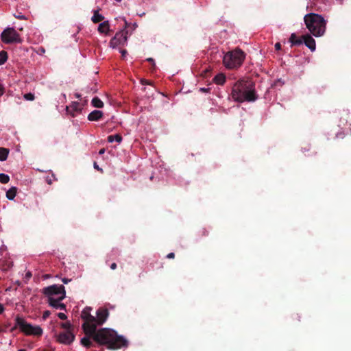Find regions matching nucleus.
I'll list each match as a JSON object with an SVG mask.
<instances>
[{
    "label": "nucleus",
    "mask_w": 351,
    "mask_h": 351,
    "mask_svg": "<svg viewBox=\"0 0 351 351\" xmlns=\"http://www.w3.org/2000/svg\"><path fill=\"white\" fill-rule=\"evenodd\" d=\"M86 335H92L93 339L101 346H105L109 350H118L128 346V341L122 335L110 328L95 329L94 332Z\"/></svg>",
    "instance_id": "obj_1"
},
{
    "label": "nucleus",
    "mask_w": 351,
    "mask_h": 351,
    "mask_svg": "<svg viewBox=\"0 0 351 351\" xmlns=\"http://www.w3.org/2000/svg\"><path fill=\"white\" fill-rule=\"evenodd\" d=\"M93 339V337L92 335H86V337H83L82 339H81V343L82 345H83L84 347L87 348H89L92 346L93 345V343L90 340V339Z\"/></svg>",
    "instance_id": "obj_18"
},
{
    "label": "nucleus",
    "mask_w": 351,
    "mask_h": 351,
    "mask_svg": "<svg viewBox=\"0 0 351 351\" xmlns=\"http://www.w3.org/2000/svg\"><path fill=\"white\" fill-rule=\"evenodd\" d=\"M58 317L62 320H65L67 318L66 315L63 313H59Z\"/></svg>",
    "instance_id": "obj_30"
},
{
    "label": "nucleus",
    "mask_w": 351,
    "mask_h": 351,
    "mask_svg": "<svg viewBox=\"0 0 351 351\" xmlns=\"http://www.w3.org/2000/svg\"><path fill=\"white\" fill-rule=\"evenodd\" d=\"M17 19H25V17L23 16V15H19L16 16Z\"/></svg>",
    "instance_id": "obj_43"
},
{
    "label": "nucleus",
    "mask_w": 351,
    "mask_h": 351,
    "mask_svg": "<svg viewBox=\"0 0 351 351\" xmlns=\"http://www.w3.org/2000/svg\"><path fill=\"white\" fill-rule=\"evenodd\" d=\"M1 40L6 44L21 43L23 40L19 34L13 27H7L1 35Z\"/></svg>",
    "instance_id": "obj_7"
},
{
    "label": "nucleus",
    "mask_w": 351,
    "mask_h": 351,
    "mask_svg": "<svg viewBox=\"0 0 351 351\" xmlns=\"http://www.w3.org/2000/svg\"><path fill=\"white\" fill-rule=\"evenodd\" d=\"M10 181V177L5 173H0V182L2 184H7Z\"/></svg>",
    "instance_id": "obj_26"
},
{
    "label": "nucleus",
    "mask_w": 351,
    "mask_h": 351,
    "mask_svg": "<svg viewBox=\"0 0 351 351\" xmlns=\"http://www.w3.org/2000/svg\"><path fill=\"white\" fill-rule=\"evenodd\" d=\"M114 141H117V143H121L122 141V136L119 134L115 135H110L108 136V141L109 143H112Z\"/></svg>",
    "instance_id": "obj_24"
},
{
    "label": "nucleus",
    "mask_w": 351,
    "mask_h": 351,
    "mask_svg": "<svg viewBox=\"0 0 351 351\" xmlns=\"http://www.w3.org/2000/svg\"><path fill=\"white\" fill-rule=\"evenodd\" d=\"M117 268V264L115 263H113L110 265V269H115Z\"/></svg>",
    "instance_id": "obj_38"
},
{
    "label": "nucleus",
    "mask_w": 351,
    "mask_h": 351,
    "mask_svg": "<svg viewBox=\"0 0 351 351\" xmlns=\"http://www.w3.org/2000/svg\"><path fill=\"white\" fill-rule=\"evenodd\" d=\"M50 314H51V313H50V311H44L43 315V318L44 319H46L47 317H49Z\"/></svg>",
    "instance_id": "obj_31"
},
{
    "label": "nucleus",
    "mask_w": 351,
    "mask_h": 351,
    "mask_svg": "<svg viewBox=\"0 0 351 351\" xmlns=\"http://www.w3.org/2000/svg\"><path fill=\"white\" fill-rule=\"evenodd\" d=\"M16 187L12 186L6 192V197L10 200H13L16 195Z\"/></svg>",
    "instance_id": "obj_20"
},
{
    "label": "nucleus",
    "mask_w": 351,
    "mask_h": 351,
    "mask_svg": "<svg viewBox=\"0 0 351 351\" xmlns=\"http://www.w3.org/2000/svg\"><path fill=\"white\" fill-rule=\"evenodd\" d=\"M16 325L11 329V331L19 327L21 330L26 335L41 336L43 329L38 326H32L27 323L23 318L17 316L16 317Z\"/></svg>",
    "instance_id": "obj_5"
},
{
    "label": "nucleus",
    "mask_w": 351,
    "mask_h": 351,
    "mask_svg": "<svg viewBox=\"0 0 351 351\" xmlns=\"http://www.w3.org/2000/svg\"><path fill=\"white\" fill-rule=\"evenodd\" d=\"M94 168L98 171H102V169H100L96 162L93 164Z\"/></svg>",
    "instance_id": "obj_33"
},
{
    "label": "nucleus",
    "mask_w": 351,
    "mask_h": 351,
    "mask_svg": "<svg viewBox=\"0 0 351 351\" xmlns=\"http://www.w3.org/2000/svg\"><path fill=\"white\" fill-rule=\"evenodd\" d=\"M4 93V87L0 84V97Z\"/></svg>",
    "instance_id": "obj_35"
},
{
    "label": "nucleus",
    "mask_w": 351,
    "mask_h": 351,
    "mask_svg": "<svg viewBox=\"0 0 351 351\" xmlns=\"http://www.w3.org/2000/svg\"><path fill=\"white\" fill-rule=\"evenodd\" d=\"M24 98L27 100L32 101L34 99V94L30 93H27V94H25Z\"/></svg>",
    "instance_id": "obj_28"
},
{
    "label": "nucleus",
    "mask_w": 351,
    "mask_h": 351,
    "mask_svg": "<svg viewBox=\"0 0 351 351\" xmlns=\"http://www.w3.org/2000/svg\"><path fill=\"white\" fill-rule=\"evenodd\" d=\"M66 110L68 114L74 117L81 112L82 107L79 102L73 101L69 106H66Z\"/></svg>",
    "instance_id": "obj_12"
},
{
    "label": "nucleus",
    "mask_w": 351,
    "mask_h": 351,
    "mask_svg": "<svg viewBox=\"0 0 351 351\" xmlns=\"http://www.w3.org/2000/svg\"><path fill=\"white\" fill-rule=\"evenodd\" d=\"M289 42L291 43V47L300 46L303 44V38L302 36L301 38H298L295 33H292L289 38Z\"/></svg>",
    "instance_id": "obj_16"
},
{
    "label": "nucleus",
    "mask_w": 351,
    "mask_h": 351,
    "mask_svg": "<svg viewBox=\"0 0 351 351\" xmlns=\"http://www.w3.org/2000/svg\"><path fill=\"white\" fill-rule=\"evenodd\" d=\"M104 152H105V149H104V148H103V149H101L99 151V155H101V154H104Z\"/></svg>",
    "instance_id": "obj_42"
},
{
    "label": "nucleus",
    "mask_w": 351,
    "mask_h": 351,
    "mask_svg": "<svg viewBox=\"0 0 351 351\" xmlns=\"http://www.w3.org/2000/svg\"><path fill=\"white\" fill-rule=\"evenodd\" d=\"M141 83H142L143 84H147V82H146V81H145V80H141Z\"/></svg>",
    "instance_id": "obj_47"
},
{
    "label": "nucleus",
    "mask_w": 351,
    "mask_h": 351,
    "mask_svg": "<svg viewBox=\"0 0 351 351\" xmlns=\"http://www.w3.org/2000/svg\"><path fill=\"white\" fill-rule=\"evenodd\" d=\"M202 236H206V235H208V232H207L205 229H203V230H202Z\"/></svg>",
    "instance_id": "obj_39"
},
{
    "label": "nucleus",
    "mask_w": 351,
    "mask_h": 351,
    "mask_svg": "<svg viewBox=\"0 0 351 351\" xmlns=\"http://www.w3.org/2000/svg\"><path fill=\"white\" fill-rule=\"evenodd\" d=\"M208 89H206V88H200V91H202V92H207V91H208Z\"/></svg>",
    "instance_id": "obj_44"
},
{
    "label": "nucleus",
    "mask_w": 351,
    "mask_h": 351,
    "mask_svg": "<svg viewBox=\"0 0 351 351\" xmlns=\"http://www.w3.org/2000/svg\"><path fill=\"white\" fill-rule=\"evenodd\" d=\"M226 75L223 73H219L214 77V82L218 85H223L226 82Z\"/></svg>",
    "instance_id": "obj_19"
},
{
    "label": "nucleus",
    "mask_w": 351,
    "mask_h": 351,
    "mask_svg": "<svg viewBox=\"0 0 351 351\" xmlns=\"http://www.w3.org/2000/svg\"><path fill=\"white\" fill-rule=\"evenodd\" d=\"M91 104L94 107L97 108H101L104 106L103 101L97 97L93 98Z\"/></svg>",
    "instance_id": "obj_23"
},
{
    "label": "nucleus",
    "mask_w": 351,
    "mask_h": 351,
    "mask_svg": "<svg viewBox=\"0 0 351 351\" xmlns=\"http://www.w3.org/2000/svg\"><path fill=\"white\" fill-rule=\"evenodd\" d=\"M245 58V53L240 49L227 52L223 58L224 66L229 69H235L240 67Z\"/></svg>",
    "instance_id": "obj_4"
},
{
    "label": "nucleus",
    "mask_w": 351,
    "mask_h": 351,
    "mask_svg": "<svg viewBox=\"0 0 351 351\" xmlns=\"http://www.w3.org/2000/svg\"><path fill=\"white\" fill-rule=\"evenodd\" d=\"M4 307L3 304H0V314H1L4 311Z\"/></svg>",
    "instance_id": "obj_41"
},
{
    "label": "nucleus",
    "mask_w": 351,
    "mask_h": 351,
    "mask_svg": "<svg viewBox=\"0 0 351 351\" xmlns=\"http://www.w3.org/2000/svg\"><path fill=\"white\" fill-rule=\"evenodd\" d=\"M110 29L109 22L108 21L100 23L98 27V31L101 34H107Z\"/></svg>",
    "instance_id": "obj_17"
},
{
    "label": "nucleus",
    "mask_w": 351,
    "mask_h": 351,
    "mask_svg": "<svg viewBox=\"0 0 351 351\" xmlns=\"http://www.w3.org/2000/svg\"><path fill=\"white\" fill-rule=\"evenodd\" d=\"M8 60V53L5 51H0V65L5 63Z\"/></svg>",
    "instance_id": "obj_25"
},
{
    "label": "nucleus",
    "mask_w": 351,
    "mask_h": 351,
    "mask_svg": "<svg viewBox=\"0 0 351 351\" xmlns=\"http://www.w3.org/2000/svg\"><path fill=\"white\" fill-rule=\"evenodd\" d=\"M275 48L276 50H280L281 49V45L280 43H276L275 44Z\"/></svg>",
    "instance_id": "obj_36"
},
{
    "label": "nucleus",
    "mask_w": 351,
    "mask_h": 351,
    "mask_svg": "<svg viewBox=\"0 0 351 351\" xmlns=\"http://www.w3.org/2000/svg\"><path fill=\"white\" fill-rule=\"evenodd\" d=\"M71 280V279H68V278H62V281L64 283V284H67L69 282H70Z\"/></svg>",
    "instance_id": "obj_37"
},
{
    "label": "nucleus",
    "mask_w": 351,
    "mask_h": 351,
    "mask_svg": "<svg viewBox=\"0 0 351 351\" xmlns=\"http://www.w3.org/2000/svg\"><path fill=\"white\" fill-rule=\"evenodd\" d=\"M9 149L5 147H0V161H5L8 156Z\"/></svg>",
    "instance_id": "obj_22"
},
{
    "label": "nucleus",
    "mask_w": 351,
    "mask_h": 351,
    "mask_svg": "<svg viewBox=\"0 0 351 351\" xmlns=\"http://www.w3.org/2000/svg\"><path fill=\"white\" fill-rule=\"evenodd\" d=\"M121 53L122 56H123V57H125V55H126V53H127V51H126V50H125V49H123V50H121Z\"/></svg>",
    "instance_id": "obj_40"
},
{
    "label": "nucleus",
    "mask_w": 351,
    "mask_h": 351,
    "mask_svg": "<svg viewBox=\"0 0 351 351\" xmlns=\"http://www.w3.org/2000/svg\"><path fill=\"white\" fill-rule=\"evenodd\" d=\"M303 43L311 51H314L316 48L315 39L308 34L302 36Z\"/></svg>",
    "instance_id": "obj_13"
},
{
    "label": "nucleus",
    "mask_w": 351,
    "mask_h": 351,
    "mask_svg": "<svg viewBox=\"0 0 351 351\" xmlns=\"http://www.w3.org/2000/svg\"><path fill=\"white\" fill-rule=\"evenodd\" d=\"M75 95L77 98H80L81 97V95L78 93H76Z\"/></svg>",
    "instance_id": "obj_45"
},
{
    "label": "nucleus",
    "mask_w": 351,
    "mask_h": 351,
    "mask_svg": "<svg viewBox=\"0 0 351 351\" xmlns=\"http://www.w3.org/2000/svg\"><path fill=\"white\" fill-rule=\"evenodd\" d=\"M175 257V254L173 252H171L167 255V258H173Z\"/></svg>",
    "instance_id": "obj_34"
},
{
    "label": "nucleus",
    "mask_w": 351,
    "mask_h": 351,
    "mask_svg": "<svg viewBox=\"0 0 351 351\" xmlns=\"http://www.w3.org/2000/svg\"><path fill=\"white\" fill-rule=\"evenodd\" d=\"M103 112L98 110H95L88 115V120L90 121H99L103 117Z\"/></svg>",
    "instance_id": "obj_15"
},
{
    "label": "nucleus",
    "mask_w": 351,
    "mask_h": 351,
    "mask_svg": "<svg viewBox=\"0 0 351 351\" xmlns=\"http://www.w3.org/2000/svg\"><path fill=\"white\" fill-rule=\"evenodd\" d=\"M43 293L48 297L53 298V295H59L60 299L64 300L66 297V291L63 285H53L43 289Z\"/></svg>",
    "instance_id": "obj_8"
},
{
    "label": "nucleus",
    "mask_w": 351,
    "mask_h": 351,
    "mask_svg": "<svg viewBox=\"0 0 351 351\" xmlns=\"http://www.w3.org/2000/svg\"><path fill=\"white\" fill-rule=\"evenodd\" d=\"M61 327L62 328L65 329L66 330H70V328L71 327V324L69 322H64V323L61 324Z\"/></svg>",
    "instance_id": "obj_27"
},
{
    "label": "nucleus",
    "mask_w": 351,
    "mask_h": 351,
    "mask_svg": "<svg viewBox=\"0 0 351 351\" xmlns=\"http://www.w3.org/2000/svg\"><path fill=\"white\" fill-rule=\"evenodd\" d=\"M74 339L75 335L70 330L60 332L58 337V340L60 343L67 345L71 344Z\"/></svg>",
    "instance_id": "obj_10"
},
{
    "label": "nucleus",
    "mask_w": 351,
    "mask_h": 351,
    "mask_svg": "<svg viewBox=\"0 0 351 351\" xmlns=\"http://www.w3.org/2000/svg\"><path fill=\"white\" fill-rule=\"evenodd\" d=\"M90 308H85L81 314V317L84 320L82 328L85 335L93 333L96 328L95 317L90 313Z\"/></svg>",
    "instance_id": "obj_6"
},
{
    "label": "nucleus",
    "mask_w": 351,
    "mask_h": 351,
    "mask_svg": "<svg viewBox=\"0 0 351 351\" xmlns=\"http://www.w3.org/2000/svg\"><path fill=\"white\" fill-rule=\"evenodd\" d=\"M18 351H26V350H25V349H21V350H18Z\"/></svg>",
    "instance_id": "obj_48"
},
{
    "label": "nucleus",
    "mask_w": 351,
    "mask_h": 351,
    "mask_svg": "<svg viewBox=\"0 0 351 351\" xmlns=\"http://www.w3.org/2000/svg\"><path fill=\"white\" fill-rule=\"evenodd\" d=\"M128 39V31L123 29L119 32L116 33L114 36L110 40V45L115 48L119 45H123Z\"/></svg>",
    "instance_id": "obj_9"
},
{
    "label": "nucleus",
    "mask_w": 351,
    "mask_h": 351,
    "mask_svg": "<svg viewBox=\"0 0 351 351\" xmlns=\"http://www.w3.org/2000/svg\"><path fill=\"white\" fill-rule=\"evenodd\" d=\"M16 284L18 286H21V282H19V281L16 282Z\"/></svg>",
    "instance_id": "obj_46"
},
{
    "label": "nucleus",
    "mask_w": 351,
    "mask_h": 351,
    "mask_svg": "<svg viewBox=\"0 0 351 351\" xmlns=\"http://www.w3.org/2000/svg\"><path fill=\"white\" fill-rule=\"evenodd\" d=\"M147 61H148V62H149L150 63H152V66H153L154 68H155L156 65H155L154 60V59H153V58H147Z\"/></svg>",
    "instance_id": "obj_32"
},
{
    "label": "nucleus",
    "mask_w": 351,
    "mask_h": 351,
    "mask_svg": "<svg viewBox=\"0 0 351 351\" xmlns=\"http://www.w3.org/2000/svg\"><path fill=\"white\" fill-rule=\"evenodd\" d=\"M32 272L28 271L26 274H25V276L24 277V280H25V283H27L28 280L32 278Z\"/></svg>",
    "instance_id": "obj_29"
},
{
    "label": "nucleus",
    "mask_w": 351,
    "mask_h": 351,
    "mask_svg": "<svg viewBox=\"0 0 351 351\" xmlns=\"http://www.w3.org/2000/svg\"><path fill=\"white\" fill-rule=\"evenodd\" d=\"M104 19V17L99 13L98 10H95L91 20L94 23H97L102 21Z\"/></svg>",
    "instance_id": "obj_21"
},
{
    "label": "nucleus",
    "mask_w": 351,
    "mask_h": 351,
    "mask_svg": "<svg viewBox=\"0 0 351 351\" xmlns=\"http://www.w3.org/2000/svg\"><path fill=\"white\" fill-rule=\"evenodd\" d=\"M109 313L108 309L100 308L97 311V317H95L96 327L97 325H102L107 319Z\"/></svg>",
    "instance_id": "obj_11"
},
{
    "label": "nucleus",
    "mask_w": 351,
    "mask_h": 351,
    "mask_svg": "<svg viewBox=\"0 0 351 351\" xmlns=\"http://www.w3.org/2000/svg\"><path fill=\"white\" fill-rule=\"evenodd\" d=\"M304 21L308 31L315 37L322 36L326 29V21L318 14L309 13L304 16Z\"/></svg>",
    "instance_id": "obj_3"
},
{
    "label": "nucleus",
    "mask_w": 351,
    "mask_h": 351,
    "mask_svg": "<svg viewBox=\"0 0 351 351\" xmlns=\"http://www.w3.org/2000/svg\"><path fill=\"white\" fill-rule=\"evenodd\" d=\"M232 99L238 102L254 101L257 99L254 84L249 80H240L234 83L232 88Z\"/></svg>",
    "instance_id": "obj_2"
},
{
    "label": "nucleus",
    "mask_w": 351,
    "mask_h": 351,
    "mask_svg": "<svg viewBox=\"0 0 351 351\" xmlns=\"http://www.w3.org/2000/svg\"><path fill=\"white\" fill-rule=\"evenodd\" d=\"M62 300H60V297H58V298H50L49 300H48V302L50 306H51L52 307L58 309V308H60V309H62V310H65L66 308V306L63 303H60V302L62 301Z\"/></svg>",
    "instance_id": "obj_14"
}]
</instances>
